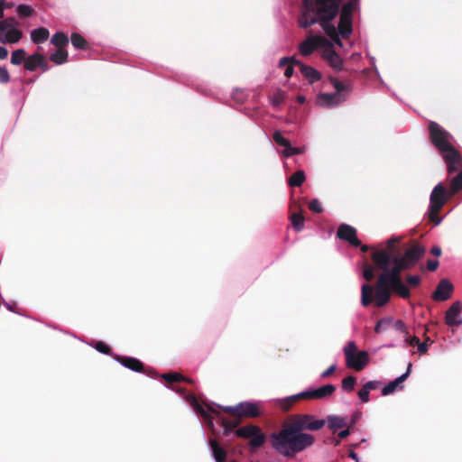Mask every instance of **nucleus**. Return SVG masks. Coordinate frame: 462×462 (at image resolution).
I'll list each match as a JSON object with an SVG mask.
<instances>
[{"label":"nucleus","instance_id":"nucleus-1","mask_svg":"<svg viewBox=\"0 0 462 462\" xmlns=\"http://www.w3.org/2000/svg\"><path fill=\"white\" fill-rule=\"evenodd\" d=\"M426 252V248L417 242L405 251L402 257L392 256L386 249L372 254V260L377 269L382 271L374 289L368 283L361 288V303L369 306L374 300L376 307H383L389 302L392 293H396L403 299L411 295L409 288L402 282L401 273L414 267Z\"/></svg>","mask_w":462,"mask_h":462},{"label":"nucleus","instance_id":"nucleus-2","mask_svg":"<svg viewBox=\"0 0 462 462\" xmlns=\"http://www.w3.org/2000/svg\"><path fill=\"white\" fill-rule=\"evenodd\" d=\"M339 6L340 0H302L298 24L307 29L318 23L331 41L342 46L337 27L332 23L338 15Z\"/></svg>","mask_w":462,"mask_h":462},{"label":"nucleus","instance_id":"nucleus-3","mask_svg":"<svg viewBox=\"0 0 462 462\" xmlns=\"http://www.w3.org/2000/svg\"><path fill=\"white\" fill-rule=\"evenodd\" d=\"M315 437L305 432H298L291 423L286 420L278 432L270 435L272 448L286 457H293L311 447Z\"/></svg>","mask_w":462,"mask_h":462},{"label":"nucleus","instance_id":"nucleus-4","mask_svg":"<svg viewBox=\"0 0 462 462\" xmlns=\"http://www.w3.org/2000/svg\"><path fill=\"white\" fill-rule=\"evenodd\" d=\"M428 130L431 143L439 152L447 164L448 175L457 172L462 166V157L451 143L450 133L434 121L429 123Z\"/></svg>","mask_w":462,"mask_h":462},{"label":"nucleus","instance_id":"nucleus-5","mask_svg":"<svg viewBox=\"0 0 462 462\" xmlns=\"http://www.w3.org/2000/svg\"><path fill=\"white\" fill-rule=\"evenodd\" d=\"M453 196H449V189H447L442 183L434 187L430 197L428 217L435 226L441 223L442 217L439 216L446 202Z\"/></svg>","mask_w":462,"mask_h":462},{"label":"nucleus","instance_id":"nucleus-6","mask_svg":"<svg viewBox=\"0 0 462 462\" xmlns=\"http://www.w3.org/2000/svg\"><path fill=\"white\" fill-rule=\"evenodd\" d=\"M336 386L333 384H325L317 389H309L298 394H294L283 400L282 408L290 410L295 402L300 400H324L333 395Z\"/></svg>","mask_w":462,"mask_h":462},{"label":"nucleus","instance_id":"nucleus-7","mask_svg":"<svg viewBox=\"0 0 462 462\" xmlns=\"http://www.w3.org/2000/svg\"><path fill=\"white\" fill-rule=\"evenodd\" d=\"M346 366L356 371L363 370L369 362L366 351H358L354 341H349L344 347Z\"/></svg>","mask_w":462,"mask_h":462},{"label":"nucleus","instance_id":"nucleus-8","mask_svg":"<svg viewBox=\"0 0 462 462\" xmlns=\"http://www.w3.org/2000/svg\"><path fill=\"white\" fill-rule=\"evenodd\" d=\"M287 420L298 432H303L304 430L317 431L322 429L326 424V420H317L315 416L311 414H294Z\"/></svg>","mask_w":462,"mask_h":462},{"label":"nucleus","instance_id":"nucleus-9","mask_svg":"<svg viewBox=\"0 0 462 462\" xmlns=\"http://www.w3.org/2000/svg\"><path fill=\"white\" fill-rule=\"evenodd\" d=\"M236 436L238 438L250 439L249 447L251 449H257L262 447L266 440L264 433L257 425L249 424L241 427L236 430Z\"/></svg>","mask_w":462,"mask_h":462},{"label":"nucleus","instance_id":"nucleus-10","mask_svg":"<svg viewBox=\"0 0 462 462\" xmlns=\"http://www.w3.org/2000/svg\"><path fill=\"white\" fill-rule=\"evenodd\" d=\"M18 22L14 17H8L0 21V42L1 43H16L22 37L21 30L16 29Z\"/></svg>","mask_w":462,"mask_h":462},{"label":"nucleus","instance_id":"nucleus-11","mask_svg":"<svg viewBox=\"0 0 462 462\" xmlns=\"http://www.w3.org/2000/svg\"><path fill=\"white\" fill-rule=\"evenodd\" d=\"M223 411L232 417L238 419L243 417L256 418L261 414L258 404L250 402H240L236 406H226L223 407Z\"/></svg>","mask_w":462,"mask_h":462},{"label":"nucleus","instance_id":"nucleus-12","mask_svg":"<svg viewBox=\"0 0 462 462\" xmlns=\"http://www.w3.org/2000/svg\"><path fill=\"white\" fill-rule=\"evenodd\" d=\"M294 63L300 68V73L309 80L310 84L319 81L321 79V74L316 69L303 64L301 61L293 57H283L279 61V67L282 68L288 63Z\"/></svg>","mask_w":462,"mask_h":462},{"label":"nucleus","instance_id":"nucleus-13","mask_svg":"<svg viewBox=\"0 0 462 462\" xmlns=\"http://www.w3.org/2000/svg\"><path fill=\"white\" fill-rule=\"evenodd\" d=\"M331 47V42L321 35H310L303 41L299 47L300 52L303 56H310L318 48Z\"/></svg>","mask_w":462,"mask_h":462},{"label":"nucleus","instance_id":"nucleus-14","mask_svg":"<svg viewBox=\"0 0 462 462\" xmlns=\"http://www.w3.org/2000/svg\"><path fill=\"white\" fill-rule=\"evenodd\" d=\"M453 291L454 286L449 280L441 279L432 293L431 298L436 301H445L451 297Z\"/></svg>","mask_w":462,"mask_h":462},{"label":"nucleus","instance_id":"nucleus-15","mask_svg":"<svg viewBox=\"0 0 462 462\" xmlns=\"http://www.w3.org/2000/svg\"><path fill=\"white\" fill-rule=\"evenodd\" d=\"M339 239L348 242L351 245L358 247L361 245L357 238L356 229L347 224H341L337 232Z\"/></svg>","mask_w":462,"mask_h":462},{"label":"nucleus","instance_id":"nucleus-16","mask_svg":"<svg viewBox=\"0 0 462 462\" xmlns=\"http://www.w3.org/2000/svg\"><path fill=\"white\" fill-rule=\"evenodd\" d=\"M462 303L457 300L451 304L445 314V323L449 327H458L462 324L460 316Z\"/></svg>","mask_w":462,"mask_h":462},{"label":"nucleus","instance_id":"nucleus-17","mask_svg":"<svg viewBox=\"0 0 462 462\" xmlns=\"http://www.w3.org/2000/svg\"><path fill=\"white\" fill-rule=\"evenodd\" d=\"M346 97L339 93H320L317 97V102L321 106H333L345 101Z\"/></svg>","mask_w":462,"mask_h":462},{"label":"nucleus","instance_id":"nucleus-18","mask_svg":"<svg viewBox=\"0 0 462 462\" xmlns=\"http://www.w3.org/2000/svg\"><path fill=\"white\" fill-rule=\"evenodd\" d=\"M114 359L134 372L144 373L143 364L135 357L116 355Z\"/></svg>","mask_w":462,"mask_h":462},{"label":"nucleus","instance_id":"nucleus-19","mask_svg":"<svg viewBox=\"0 0 462 462\" xmlns=\"http://www.w3.org/2000/svg\"><path fill=\"white\" fill-rule=\"evenodd\" d=\"M411 370V363H409L407 371L401 376L397 377L395 380H393V381L390 382L388 384H386L382 390V394L384 396L389 395V394L394 393L397 390V388L402 389L403 386L402 385V383L408 378V376L410 375Z\"/></svg>","mask_w":462,"mask_h":462},{"label":"nucleus","instance_id":"nucleus-20","mask_svg":"<svg viewBox=\"0 0 462 462\" xmlns=\"http://www.w3.org/2000/svg\"><path fill=\"white\" fill-rule=\"evenodd\" d=\"M323 58L327 60L329 65L336 70H341L343 67V60L331 47H326L323 52Z\"/></svg>","mask_w":462,"mask_h":462},{"label":"nucleus","instance_id":"nucleus-21","mask_svg":"<svg viewBox=\"0 0 462 462\" xmlns=\"http://www.w3.org/2000/svg\"><path fill=\"white\" fill-rule=\"evenodd\" d=\"M352 18L349 16L339 14V23L337 27L338 36L341 35L344 39H347L352 33Z\"/></svg>","mask_w":462,"mask_h":462},{"label":"nucleus","instance_id":"nucleus-22","mask_svg":"<svg viewBox=\"0 0 462 462\" xmlns=\"http://www.w3.org/2000/svg\"><path fill=\"white\" fill-rule=\"evenodd\" d=\"M325 420L328 429L333 433H336L338 430L343 429L347 425L346 418L338 415H328Z\"/></svg>","mask_w":462,"mask_h":462},{"label":"nucleus","instance_id":"nucleus-23","mask_svg":"<svg viewBox=\"0 0 462 462\" xmlns=\"http://www.w3.org/2000/svg\"><path fill=\"white\" fill-rule=\"evenodd\" d=\"M49 36L50 32L44 27H40L31 32V39L35 44H40L46 42Z\"/></svg>","mask_w":462,"mask_h":462},{"label":"nucleus","instance_id":"nucleus-24","mask_svg":"<svg viewBox=\"0 0 462 462\" xmlns=\"http://www.w3.org/2000/svg\"><path fill=\"white\" fill-rule=\"evenodd\" d=\"M291 226L296 232H300L304 228L305 217L302 212L293 211L290 213L289 217Z\"/></svg>","mask_w":462,"mask_h":462},{"label":"nucleus","instance_id":"nucleus-25","mask_svg":"<svg viewBox=\"0 0 462 462\" xmlns=\"http://www.w3.org/2000/svg\"><path fill=\"white\" fill-rule=\"evenodd\" d=\"M42 60V54L34 53L26 58L24 62V69L28 71H34L39 68L40 61Z\"/></svg>","mask_w":462,"mask_h":462},{"label":"nucleus","instance_id":"nucleus-26","mask_svg":"<svg viewBox=\"0 0 462 462\" xmlns=\"http://www.w3.org/2000/svg\"><path fill=\"white\" fill-rule=\"evenodd\" d=\"M213 456L217 462H225L226 459V451L221 448L215 439L210 440Z\"/></svg>","mask_w":462,"mask_h":462},{"label":"nucleus","instance_id":"nucleus-27","mask_svg":"<svg viewBox=\"0 0 462 462\" xmlns=\"http://www.w3.org/2000/svg\"><path fill=\"white\" fill-rule=\"evenodd\" d=\"M462 190V170L449 181V196H455Z\"/></svg>","mask_w":462,"mask_h":462},{"label":"nucleus","instance_id":"nucleus-28","mask_svg":"<svg viewBox=\"0 0 462 462\" xmlns=\"http://www.w3.org/2000/svg\"><path fill=\"white\" fill-rule=\"evenodd\" d=\"M69 53L64 48H57V50L51 54L50 60L57 65L65 63L68 60Z\"/></svg>","mask_w":462,"mask_h":462},{"label":"nucleus","instance_id":"nucleus-29","mask_svg":"<svg viewBox=\"0 0 462 462\" xmlns=\"http://www.w3.org/2000/svg\"><path fill=\"white\" fill-rule=\"evenodd\" d=\"M51 42L59 49L65 48L69 44V38L64 32H58L52 35Z\"/></svg>","mask_w":462,"mask_h":462},{"label":"nucleus","instance_id":"nucleus-30","mask_svg":"<svg viewBox=\"0 0 462 462\" xmlns=\"http://www.w3.org/2000/svg\"><path fill=\"white\" fill-rule=\"evenodd\" d=\"M359 5V0H349L347 3L343 5L340 13H338L341 15L353 17V13L356 11Z\"/></svg>","mask_w":462,"mask_h":462},{"label":"nucleus","instance_id":"nucleus-31","mask_svg":"<svg viewBox=\"0 0 462 462\" xmlns=\"http://www.w3.org/2000/svg\"><path fill=\"white\" fill-rule=\"evenodd\" d=\"M305 173L303 171L300 170L295 171L288 180V183L291 187H300L305 181Z\"/></svg>","mask_w":462,"mask_h":462},{"label":"nucleus","instance_id":"nucleus-32","mask_svg":"<svg viewBox=\"0 0 462 462\" xmlns=\"http://www.w3.org/2000/svg\"><path fill=\"white\" fill-rule=\"evenodd\" d=\"M236 419V420H231L221 417V425L224 428V435H228L235 428L240 424L241 419Z\"/></svg>","mask_w":462,"mask_h":462},{"label":"nucleus","instance_id":"nucleus-33","mask_svg":"<svg viewBox=\"0 0 462 462\" xmlns=\"http://www.w3.org/2000/svg\"><path fill=\"white\" fill-rule=\"evenodd\" d=\"M70 39H71L72 45L76 49L85 50L88 47V42L85 40V38L81 34H79L78 32H73L71 34Z\"/></svg>","mask_w":462,"mask_h":462},{"label":"nucleus","instance_id":"nucleus-34","mask_svg":"<svg viewBox=\"0 0 462 462\" xmlns=\"http://www.w3.org/2000/svg\"><path fill=\"white\" fill-rule=\"evenodd\" d=\"M26 60V52L23 49H18L13 51L11 56V62L14 65H20L23 62H25Z\"/></svg>","mask_w":462,"mask_h":462},{"label":"nucleus","instance_id":"nucleus-35","mask_svg":"<svg viewBox=\"0 0 462 462\" xmlns=\"http://www.w3.org/2000/svg\"><path fill=\"white\" fill-rule=\"evenodd\" d=\"M162 377L168 383H176V382H181V381H185V382H188V383H191L192 381L189 378H186L184 377L183 375H181L180 374H178V373H168V374H163L162 375Z\"/></svg>","mask_w":462,"mask_h":462},{"label":"nucleus","instance_id":"nucleus-36","mask_svg":"<svg viewBox=\"0 0 462 462\" xmlns=\"http://www.w3.org/2000/svg\"><path fill=\"white\" fill-rule=\"evenodd\" d=\"M329 80H330L332 86L335 88L336 93L342 94L343 92L349 89V86L347 84H345L344 82L340 81L337 78L330 77Z\"/></svg>","mask_w":462,"mask_h":462},{"label":"nucleus","instance_id":"nucleus-37","mask_svg":"<svg viewBox=\"0 0 462 462\" xmlns=\"http://www.w3.org/2000/svg\"><path fill=\"white\" fill-rule=\"evenodd\" d=\"M16 12L20 17H30L34 14V9L27 5H19Z\"/></svg>","mask_w":462,"mask_h":462},{"label":"nucleus","instance_id":"nucleus-38","mask_svg":"<svg viewBox=\"0 0 462 462\" xmlns=\"http://www.w3.org/2000/svg\"><path fill=\"white\" fill-rule=\"evenodd\" d=\"M305 152V147H292L291 143L289 146L282 151V155L285 157H291L296 154H301Z\"/></svg>","mask_w":462,"mask_h":462},{"label":"nucleus","instance_id":"nucleus-39","mask_svg":"<svg viewBox=\"0 0 462 462\" xmlns=\"http://www.w3.org/2000/svg\"><path fill=\"white\" fill-rule=\"evenodd\" d=\"M392 322H393V319L390 318L382 319L378 320L374 327V331L376 333H380L383 330L387 329L390 327V325L392 324Z\"/></svg>","mask_w":462,"mask_h":462},{"label":"nucleus","instance_id":"nucleus-40","mask_svg":"<svg viewBox=\"0 0 462 462\" xmlns=\"http://www.w3.org/2000/svg\"><path fill=\"white\" fill-rule=\"evenodd\" d=\"M356 383V377L349 375L342 380V388L346 392H351L353 391Z\"/></svg>","mask_w":462,"mask_h":462},{"label":"nucleus","instance_id":"nucleus-41","mask_svg":"<svg viewBox=\"0 0 462 462\" xmlns=\"http://www.w3.org/2000/svg\"><path fill=\"white\" fill-rule=\"evenodd\" d=\"M273 139L278 145L284 147V149H286L290 144V141L284 138L280 131H275L273 133Z\"/></svg>","mask_w":462,"mask_h":462},{"label":"nucleus","instance_id":"nucleus-42","mask_svg":"<svg viewBox=\"0 0 462 462\" xmlns=\"http://www.w3.org/2000/svg\"><path fill=\"white\" fill-rule=\"evenodd\" d=\"M94 347L97 351L102 353V354H105V355H111L112 354V349L111 347L106 345V343H104L103 341H97L95 342L94 344Z\"/></svg>","mask_w":462,"mask_h":462},{"label":"nucleus","instance_id":"nucleus-43","mask_svg":"<svg viewBox=\"0 0 462 462\" xmlns=\"http://www.w3.org/2000/svg\"><path fill=\"white\" fill-rule=\"evenodd\" d=\"M194 399V407L195 410L203 417L205 418L209 423H212V418L210 415L203 409V407L197 402L195 398Z\"/></svg>","mask_w":462,"mask_h":462},{"label":"nucleus","instance_id":"nucleus-44","mask_svg":"<svg viewBox=\"0 0 462 462\" xmlns=\"http://www.w3.org/2000/svg\"><path fill=\"white\" fill-rule=\"evenodd\" d=\"M363 276L367 282H371L374 278V267L365 263Z\"/></svg>","mask_w":462,"mask_h":462},{"label":"nucleus","instance_id":"nucleus-45","mask_svg":"<svg viewBox=\"0 0 462 462\" xmlns=\"http://www.w3.org/2000/svg\"><path fill=\"white\" fill-rule=\"evenodd\" d=\"M309 208L314 213H321L323 211L322 206L317 199H313L310 201Z\"/></svg>","mask_w":462,"mask_h":462},{"label":"nucleus","instance_id":"nucleus-46","mask_svg":"<svg viewBox=\"0 0 462 462\" xmlns=\"http://www.w3.org/2000/svg\"><path fill=\"white\" fill-rule=\"evenodd\" d=\"M284 101V94L282 91L275 93L272 98V104L274 106H280Z\"/></svg>","mask_w":462,"mask_h":462},{"label":"nucleus","instance_id":"nucleus-47","mask_svg":"<svg viewBox=\"0 0 462 462\" xmlns=\"http://www.w3.org/2000/svg\"><path fill=\"white\" fill-rule=\"evenodd\" d=\"M369 393L370 391L363 385V387L358 391V397L363 402H369Z\"/></svg>","mask_w":462,"mask_h":462},{"label":"nucleus","instance_id":"nucleus-48","mask_svg":"<svg viewBox=\"0 0 462 462\" xmlns=\"http://www.w3.org/2000/svg\"><path fill=\"white\" fill-rule=\"evenodd\" d=\"M361 415L362 413L360 411H356L355 413L352 414L351 418L349 420H347V425L346 427L348 429H352L354 428V426L356 425V423L360 420L361 418Z\"/></svg>","mask_w":462,"mask_h":462},{"label":"nucleus","instance_id":"nucleus-49","mask_svg":"<svg viewBox=\"0 0 462 462\" xmlns=\"http://www.w3.org/2000/svg\"><path fill=\"white\" fill-rule=\"evenodd\" d=\"M10 81V75L5 67H0V83L6 84Z\"/></svg>","mask_w":462,"mask_h":462},{"label":"nucleus","instance_id":"nucleus-50","mask_svg":"<svg viewBox=\"0 0 462 462\" xmlns=\"http://www.w3.org/2000/svg\"><path fill=\"white\" fill-rule=\"evenodd\" d=\"M432 341L430 337H427L424 342H420L418 346V351L420 354H425L428 351V346L430 344H431Z\"/></svg>","mask_w":462,"mask_h":462},{"label":"nucleus","instance_id":"nucleus-51","mask_svg":"<svg viewBox=\"0 0 462 462\" xmlns=\"http://www.w3.org/2000/svg\"><path fill=\"white\" fill-rule=\"evenodd\" d=\"M406 282L413 287L420 285V278L418 275H407Z\"/></svg>","mask_w":462,"mask_h":462},{"label":"nucleus","instance_id":"nucleus-52","mask_svg":"<svg viewBox=\"0 0 462 462\" xmlns=\"http://www.w3.org/2000/svg\"><path fill=\"white\" fill-rule=\"evenodd\" d=\"M399 241L400 240L397 237H392L387 241L388 249L386 251L389 252L392 256H393V245H394V244L399 243Z\"/></svg>","mask_w":462,"mask_h":462},{"label":"nucleus","instance_id":"nucleus-53","mask_svg":"<svg viewBox=\"0 0 462 462\" xmlns=\"http://www.w3.org/2000/svg\"><path fill=\"white\" fill-rule=\"evenodd\" d=\"M439 265V261L437 260H428L427 261V269L430 272H435Z\"/></svg>","mask_w":462,"mask_h":462},{"label":"nucleus","instance_id":"nucleus-54","mask_svg":"<svg viewBox=\"0 0 462 462\" xmlns=\"http://www.w3.org/2000/svg\"><path fill=\"white\" fill-rule=\"evenodd\" d=\"M290 211L291 213L293 212V211H297V212H302V208H301V206L300 204L296 201V200H291V204H290Z\"/></svg>","mask_w":462,"mask_h":462},{"label":"nucleus","instance_id":"nucleus-55","mask_svg":"<svg viewBox=\"0 0 462 462\" xmlns=\"http://www.w3.org/2000/svg\"><path fill=\"white\" fill-rule=\"evenodd\" d=\"M336 369H337L336 365H331L327 370H325L321 374V377L322 378H327V377L332 375L335 373Z\"/></svg>","mask_w":462,"mask_h":462},{"label":"nucleus","instance_id":"nucleus-56","mask_svg":"<svg viewBox=\"0 0 462 462\" xmlns=\"http://www.w3.org/2000/svg\"><path fill=\"white\" fill-rule=\"evenodd\" d=\"M293 65H295V64L291 62L284 66V67H286L285 71H284V76L286 78H291L293 75V72H294Z\"/></svg>","mask_w":462,"mask_h":462},{"label":"nucleus","instance_id":"nucleus-57","mask_svg":"<svg viewBox=\"0 0 462 462\" xmlns=\"http://www.w3.org/2000/svg\"><path fill=\"white\" fill-rule=\"evenodd\" d=\"M380 385H381V383H380L379 381H369V382H367L366 383H365V386H366V388H367L369 391L375 390V389H377Z\"/></svg>","mask_w":462,"mask_h":462},{"label":"nucleus","instance_id":"nucleus-58","mask_svg":"<svg viewBox=\"0 0 462 462\" xmlns=\"http://www.w3.org/2000/svg\"><path fill=\"white\" fill-rule=\"evenodd\" d=\"M394 328L402 333L408 334L406 328H405V324L402 320L395 321Z\"/></svg>","mask_w":462,"mask_h":462},{"label":"nucleus","instance_id":"nucleus-59","mask_svg":"<svg viewBox=\"0 0 462 462\" xmlns=\"http://www.w3.org/2000/svg\"><path fill=\"white\" fill-rule=\"evenodd\" d=\"M406 342L410 345V346H419V344H420V338L416 336H413L411 337H409L406 339Z\"/></svg>","mask_w":462,"mask_h":462},{"label":"nucleus","instance_id":"nucleus-60","mask_svg":"<svg viewBox=\"0 0 462 462\" xmlns=\"http://www.w3.org/2000/svg\"><path fill=\"white\" fill-rule=\"evenodd\" d=\"M39 68L44 72L50 69L48 61L46 60V59L43 55H42V60L40 61Z\"/></svg>","mask_w":462,"mask_h":462},{"label":"nucleus","instance_id":"nucleus-61","mask_svg":"<svg viewBox=\"0 0 462 462\" xmlns=\"http://www.w3.org/2000/svg\"><path fill=\"white\" fill-rule=\"evenodd\" d=\"M346 430H343L338 432L337 437H338L339 439H346V437L349 436L350 429H348L347 427H346Z\"/></svg>","mask_w":462,"mask_h":462},{"label":"nucleus","instance_id":"nucleus-62","mask_svg":"<svg viewBox=\"0 0 462 462\" xmlns=\"http://www.w3.org/2000/svg\"><path fill=\"white\" fill-rule=\"evenodd\" d=\"M430 254L439 257L442 254V250L439 246L438 245H434L431 249H430Z\"/></svg>","mask_w":462,"mask_h":462},{"label":"nucleus","instance_id":"nucleus-63","mask_svg":"<svg viewBox=\"0 0 462 462\" xmlns=\"http://www.w3.org/2000/svg\"><path fill=\"white\" fill-rule=\"evenodd\" d=\"M8 56V51L6 48L0 46V60H5Z\"/></svg>","mask_w":462,"mask_h":462},{"label":"nucleus","instance_id":"nucleus-64","mask_svg":"<svg viewBox=\"0 0 462 462\" xmlns=\"http://www.w3.org/2000/svg\"><path fill=\"white\" fill-rule=\"evenodd\" d=\"M349 457H351L352 459L355 460V462H358V457H357V454L356 452H354L353 450H350L349 451V454H348Z\"/></svg>","mask_w":462,"mask_h":462}]
</instances>
